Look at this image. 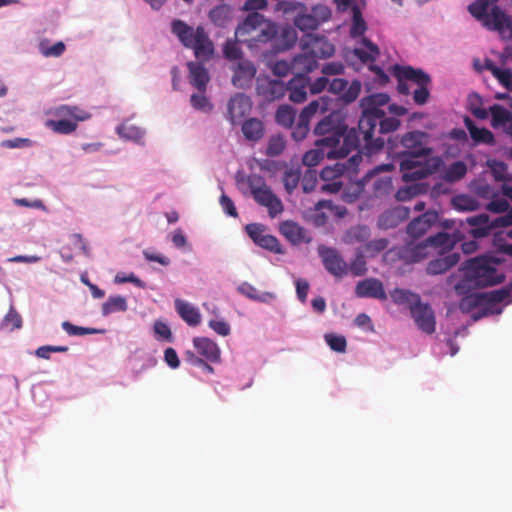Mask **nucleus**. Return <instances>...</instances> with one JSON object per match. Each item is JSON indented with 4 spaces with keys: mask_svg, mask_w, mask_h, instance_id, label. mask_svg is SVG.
Segmentation results:
<instances>
[{
    "mask_svg": "<svg viewBox=\"0 0 512 512\" xmlns=\"http://www.w3.org/2000/svg\"><path fill=\"white\" fill-rule=\"evenodd\" d=\"M429 135L422 131L405 133L400 144L403 150L397 152L399 169L405 182L417 181L435 173L442 160L433 156V149L428 146Z\"/></svg>",
    "mask_w": 512,
    "mask_h": 512,
    "instance_id": "nucleus-1",
    "label": "nucleus"
},
{
    "mask_svg": "<svg viewBox=\"0 0 512 512\" xmlns=\"http://www.w3.org/2000/svg\"><path fill=\"white\" fill-rule=\"evenodd\" d=\"M389 102V96L384 93L372 94L364 97L360 101L362 107V115L358 122V129H356L359 139L363 142V150L372 155L384 147V140L381 137L374 138L375 121L383 117L385 112L381 106Z\"/></svg>",
    "mask_w": 512,
    "mask_h": 512,
    "instance_id": "nucleus-2",
    "label": "nucleus"
},
{
    "mask_svg": "<svg viewBox=\"0 0 512 512\" xmlns=\"http://www.w3.org/2000/svg\"><path fill=\"white\" fill-rule=\"evenodd\" d=\"M499 262L493 257L480 256L466 262L464 279L455 286L459 295L465 289L494 286L504 280V275L498 270Z\"/></svg>",
    "mask_w": 512,
    "mask_h": 512,
    "instance_id": "nucleus-3",
    "label": "nucleus"
},
{
    "mask_svg": "<svg viewBox=\"0 0 512 512\" xmlns=\"http://www.w3.org/2000/svg\"><path fill=\"white\" fill-rule=\"evenodd\" d=\"M316 149L307 151L302 157V163L312 169L325 157L328 159L345 158L353 149L360 146L359 135L355 128L350 129L343 139V144L338 148L336 137H323L315 142Z\"/></svg>",
    "mask_w": 512,
    "mask_h": 512,
    "instance_id": "nucleus-4",
    "label": "nucleus"
},
{
    "mask_svg": "<svg viewBox=\"0 0 512 512\" xmlns=\"http://www.w3.org/2000/svg\"><path fill=\"white\" fill-rule=\"evenodd\" d=\"M277 33L276 24L265 19L258 12H252L238 25L235 38L240 43L247 45L249 49H254L272 41Z\"/></svg>",
    "mask_w": 512,
    "mask_h": 512,
    "instance_id": "nucleus-5",
    "label": "nucleus"
},
{
    "mask_svg": "<svg viewBox=\"0 0 512 512\" xmlns=\"http://www.w3.org/2000/svg\"><path fill=\"white\" fill-rule=\"evenodd\" d=\"M171 32L187 49L193 50L194 56L201 62L209 61L214 54V43L202 26L196 28L180 19L171 23Z\"/></svg>",
    "mask_w": 512,
    "mask_h": 512,
    "instance_id": "nucleus-6",
    "label": "nucleus"
},
{
    "mask_svg": "<svg viewBox=\"0 0 512 512\" xmlns=\"http://www.w3.org/2000/svg\"><path fill=\"white\" fill-rule=\"evenodd\" d=\"M510 290L508 288H501L490 292L483 293H470L460 301L459 308L463 313H469L475 308L481 309L480 316L489 314H499L502 309L499 305L502 302L509 303Z\"/></svg>",
    "mask_w": 512,
    "mask_h": 512,
    "instance_id": "nucleus-7",
    "label": "nucleus"
},
{
    "mask_svg": "<svg viewBox=\"0 0 512 512\" xmlns=\"http://www.w3.org/2000/svg\"><path fill=\"white\" fill-rule=\"evenodd\" d=\"M248 184L255 201L268 209L270 217L274 218L283 212L284 208L281 200L261 177H250Z\"/></svg>",
    "mask_w": 512,
    "mask_h": 512,
    "instance_id": "nucleus-8",
    "label": "nucleus"
},
{
    "mask_svg": "<svg viewBox=\"0 0 512 512\" xmlns=\"http://www.w3.org/2000/svg\"><path fill=\"white\" fill-rule=\"evenodd\" d=\"M394 76L397 78V90L402 95L410 94V87L407 82H412L417 86L431 85V77L422 69H416L412 66H393Z\"/></svg>",
    "mask_w": 512,
    "mask_h": 512,
    "instance_id": "nucleus-9",
    "label": "nucleus"
},
{
    "mask_svg": "<svg viewBox=\"0 0 512 512\" xmlns=\"http://www.w3.org/2000/svg\"><path fill=\"white\" fill-rule=\"evenodd\" d=\"M357 153L345 162H337L333 166H326L322 169L320 177L323 181H338L345 173H353L356 171L359 163L362 161V154L368 155L363 150V142L360 141V146L356 149Z\"/></svg>",
    "mask_w": 512,
    "mask_h": 512,
    "instance_id": "nucleus-10",
    "label": "nucleus"
},
{
    "mask_svg": "<svg viewBox=\"0 0 512 512\" xmlns=\"http://www.w3.org/2000/svg\"><path fill=\"white\" fill-rule=\"evenodd\" d=\"M302 51H309L316 58L326 59L334 54V45L325 37L306 33L300 39Z\"/></svg>",
    "mask_w": 512,
    "mask_h": 512,
    "instance_id": "nucleus-11",
    "label": "nucleus"
},
{
    "mask_svg": "<svg viewBox=\"0 0 512 512\" xmlns=\"http://www.w3.org/2000/svg\"><path fill=\"white\" fill-rule=\"evenodd\" d=\"M361 87L362 85L359 80L355 79L349 84L345 79L334 78L329 81L328 91L338 96L341 102L350 104L358 98Z\"/></svg>",
    "mask_w": 512,
    "mask_h": 512,
    "instance_id": "nucleus-12",
    "label": "nucleus"
},
{
    "mask_svg": "<svg viewBox=\"0 0 512 512\" xmlns=\"http://www.w3.org/2000/svg\"><path fill=\"white\" fill-rule=\"evenodd\" d=\"M349 131L345 124L338 120V116L333 114L324 117L314 128L316 135L336 137L338 139V148L342 146L343 139Z\"/></svg>",
    "mask_w": 512,
    "mask_h": 512,
    "instance_id": "nucleus-13",
    "label": "nucleus"
},
{
    "mask_svg": "<svg viewBox=\"0 0 512 512\" xmlns=\"http://www.w3.org/2000/svg\"><path fill=\"white\" fill-rule=\"evenodd\" d=\"M252 109L251 98L243 93H236L227 104L226 118L232 125L242 122Z\"/></svg>",
    "mask_w": 512,
    "mask_h": 512,
    "instance_id": "nucleus-14",
    "label": "nucleus"
},
{
    "mask_svg": "<svg viewBox=\"0 0 512 512\" xmlns=\"http://www.w3.org/2000/svg\"><path fill=\"white\" fill-rule=\"evenodd\" d=\"M319 255L325 269L333 276L341 278L348 274V264L339 252L330 247H320Z\"/></svg>",
    "mask_w": 512,
    "mask_h": 512,
    "instance_id": "nucleus-15",
    "label": "nucleus"
},
{
    "mask_svg": "<svg viewBox=\"0 0 512 512\" xmlns=\"http://www.w3.org/2000/svg\"><path fill=\"white\" fill-rule=\"evenodd\" d=\"M245 230L253 242L261 248L274 253H282L278 239L270 234H265V226L258 223L247 224Z\"/></svg>",
    "mask_w": 512,
    "mask_h": 512,
    "instance_id": "nucleus-16",
    "label": "nucleus"
},
{
    "mask_svg": "<svg viewBox=\"0 0 512 512\" xmlns=\"http://www.w3.org/2000/svg\"><path fill=\"white\" fill-rule=\"evenodd\" d=\"M437 220L438 213L434 210L426 211L422 215L414 218L406 228L407 240H419Z\"/></svg>",
    "mask_w": 512,
    "mask_h": 512,
    "instance_id": "nucleus-17",
    "label": "nucleus"
},
{
    "mask_svg": "<svg viewBox=\"0 0 512 512\" xmlns=\"http://www.w3.org/2000/svg\"><path fill=\"white\" fill-rule=\"evenodd\" d=\"M417 327L426 334H432L436 329L435 314L431 306L421 301L410 311Z\"/></svg>",
    "mask_w": 512,
    "mask_h": 512,
    "instance_id": "nucleus-18",
    "label": "nucleus"
},
{
    "mask_svg": "<svg viewBox=\"0 0 512 512\" xmlns=\"http://www.w3.org/2000/svg\"><path fill=\"white\" fill-rule=\"evenodd\" d=\"M499 0H476L468 6L470 14L477 19L486 28V23L494 21V13L498 10L500 13H505L497 2Z\"/></svg>",
    "mask_w": 512,
    "mask_h": 512,
    "instance_id": "nucleus-19",
    "label": "nucleus"
},
{
    "mask_svg": "<svg viewBox=\"0 0 512 512\" xmlns=\"http://www.w3.org/2000/svg\"><path fill=\"white\" fill-rule=\"evenodd\" d=\"M314 14H300L295 17V26L303 32L309 33L318 28L322 21L329 19L330 10L324 6L316 7L313 9Z\"/></svg>",
    "mask_w": 512,
    "mask_h": 512,
    "instance_id": "nucleus-20",
    "label": "nucleus"
},
{
    "mask_svg": "<svg viewBox=\"0 0 512 512\" xmlns=\"http://www.w3.org/2000/svg\"><path fill=\"white\" fill-rule=\"evenodd\" d=\"M232 70V84L240 89L249 88L257 72L255 65L249 60H240L233 65Z\"/></svg>",
    "mask_w": 512,
    "mask_h": 512,
    "instance_id": "nucleus-21",
    "label": "nucleus"
},
{
    "mask_svg": "<svg viewBox=\"0 0 512 512\" xmlns=\"http://www.w3.org/2000/svg\"><path fill=\"white\" fill-rule=\"evenodd\" d=\"M429 248L430 244L427 238L423 241L407 240L406 244L400 249L399 255L405 261L415 263L428 256Z\"/></svg>",
    "mask_w": 512,
    "mask_h": 512,
    "instance_id": "nucleus-22",
    "label": "nucleus"
},
{
    "mask_svg": "<svg viewBox=\"0 0 512 512\" xmlns=\"http://www.w3.org/2000/svg\"><path fill=\"white\" fill-rule=\"evenodd\" d=\"M193 346L196 355L210 363H218L221 360V350L216 342L207 337H195Z\"/></svg>",
    "mask_w": 512,
    "mask_h": 512,
    "instance_id": "nucleus-23",
    "label": "nucleus"
},
{
    "mask_svg": "<svg viewBox=\"0 0 512 512\" xmlns=\"http://www.w3.org/2000/svg\"><path fill=\"white\" fill-rule=\"evenodd\" d=\"M355 294L359 298L387 299L382 282L376 278H367L359 281L355 288Z\"/></svg>",
    "mask_w": 512,
    "mask_h": 512,
    "instance_id": "nucleus-24",
    "label": "nucleus"
},
{
    "mask_svg": "<svg viewBox=\"0 0 512 512\" xmlns=\"http://www.w3.org/2000/svg\"><path fill=\"white\" fill-rule=\"evenodd\" d=\"M308 87L309 77L306 75H296L286 86V91H289V99L294 103L304 102L307 98Z\"/></svg>",
    "mask_w": 512,
    "mask_h": 512,
    "instance_id": "nucleus-25",
    "label": "nucleus"
},
{
    "mask_svg": "<svg viewBox=\"0 0 512 512\" xmlns=\"http://www.w3.org/2000/svg\"><path fill=\"white\" fill-rule=\"evenodd\" d=\"M280 232L293 244L309 243L310 234L300 225L293 221H285L280 225Z\"/></svg>",
    "mask_w": 512,
    "mask_h": 512,
    "instance_id": "nucleus-26",
    "label": "nucleus"
},
{
    "mask_svg": "<svg viewBox=\"0 0 512 512\" xmlns=\"http://www.w3.org/2000/svg\"><path fill=\"white\" fill-rule=\"evenodd\" d=\"M467 223L471 226L470 234L473 238H484L494 229V222L490 221L487 214L469 217Z\"/></svg>",
    "mask_w": 512,
    "mask_h": 512,
    "instance_id": "nucleus-27",
    "label": "nucleus"
},
{
    "mask_svg": "<svg viewBox=\"0 0 512 512\" xmlns=\"http://www.w3.org/2000/svg\"><path fill=\"white\" fill-rule=\"evenodd\" d=\"M189 70V81L200 92H205L207 84L210 80L209 73L200 62H189L187 64Z\"/></svg>",
    "mask_w": 512,
    "mask_h": 512,
    "instance_id": "nucleus-28",
    "label": "nucleus"
},
{
    "mask_svg": "<svg viewBox=\"0 0 512 512\" xmlns=\"http://www.w3.org/2000/svg\"><path fill=\"white\" fill-rule=\"evenodd\" d=\"M50 113L59 119H71L76 123L88 120L91 115L89 112L73 105H60L53 108Z\"/></svg>",
    "mask_w": 512,
    "mask_h": 512,
    "instance_id": "nucleus-29",
    "label": "nucleus"
},
{
    "mask_svg": "<svg viewBox=\"0 0 512 512\" xmlns=\"http://www.w3.org/2000/svg\"><path fill=\"white\" fill-rule=\"evenodd\" d=\"M430 247L438 248L442 252L450 251L462 239L460 232H439L427 238Z\"/></svg>",
    "mask_w": 512,
    "mask_h": 512,
    "instance_id": "nucleus-30",
    "label": "nucleus"
},
{
    "mask_svg": "<svg viewBox=\"0 0 512 512\" xmlns=\"http://www.w3.org/2000/svg\"><path fill=\"white\" fill-rule=\"evenodd\" d=\"M459 260L460 256L456 252L445 256H440L439 258L431 260L428 263L426 271L430 275H439L454 267L459 262Z\"/></svg>",
    "mask_w": 512,
    "mask_h": 512,
    "instance_id": "nucleus-31",
    "label": "nucleus"
},
{
    "mask_svg": "<svg viewBox=\"0 0 512 512\" xmlns=\"http://www.w3.org/2000/svg\"><path fill=\"white\" fill-rule=\"evenodd\" d=\"M318 66L317 58L309 51H303L294 57L292 62V70L297 75H306Z\"/></svg>",
    "mask_w": 512,
    "mask_h": 512,
    "instance_id": "nucleus-32",
    "label": "nucleus"
},
{
    "mask_svg": "<svg viewBox=\"0 0 512 512\" xmlns=\"http://www.w3.org/2000/svg\"><path fill=\"white\" fill-rule=\"evenodd\" d=\"M257 92L267 101H274L284 96L286 92L285 84L280 80H269L261 83L257 87Z\"/></svg>",
    "mask_w": 512,
    "mask_h": 512,
    "instance_id": "nucleus-33",
    "label": "nucleus"
},
{
    "mask_svg": "<svg viewBox=\"0 0 512 512\" xmlns=\"http://www.w3.org/2000/svg\"><path fill=\"white\" fill-rule=\"evenodd\" d=\"M242 133L246 140L257 142L265 133L264 123L258 118H249L242 122Z\"/></svg>",
    "mask_w": 512,
    "mask_h": 512,
    "instance_id": "nucleus-34",
    "label": "nucleus"
},
{
    "mask_svg": "<svg viewBox=\"0 0 512 512\" xmlns=\"http://www.w3.org/2000/svg\"><path fill=\"white\" fill-rule=\"evenodd\" d=\"M175 309L179 316L190 326H197L201 322V315L197 308L183 300H175Z\"/></svg>",
    "mask_w": 512,
    "mask_h": 512,
    "instance_id": "nucleus-35",
    "label": "nucleus"
},
{
    "mask_svg": "<svg viewBox=\"0 0 512 512\" xmlns=\"http://www.w3.org/2000/svg\"><path fill=\"white\" fill-rule=\"evenodd\" d=\"M464 122L475 143H483L487 145H493L495 143L494 135L490 130L476 127L469 117H466Z\"/></svg>",
    "mask_w": 512,
    "mask_h": 512,
    "instance_id": "nucleus-36",
    "label": "nucleus"
},
{
    "mask_svg": "<svg viewBox=\"0 0 512 512\" xmlns=\"http://www.w3.org/2000/svg\"><path fill=\"white\" fill-rule=\"evenodd\" d=\"M238 291L247 298L262 303H269L276 297L272 292L259 291L256 287L248 282H243L241 285H239Z\"/></svg>",
    "mask_w": 512,
    "mask_h": 512,
    "instance_id": "nucleus-37",
    "label": "nucleus"
},
{
    "mask_svg": "<svg viewBox=\"0 0 512 512\" xmlns=\"http://www.w3.org/2000/svg\"><path fill=\"white\" fill-rule=\"evenodd\" d=\"M486 28L488 30L498 32L508 30L512 37V18L508 17L505 13H500L496 10L494 13V21L491 24L486 23ZM507 53L512 58V44L507 48Z\"/></svg>",
    "mask_w": 512,
    "mask_h": 512,
    "instance_id": "nucleus-38",
    "label": "nucleus"
},
{
    "mask_svg": "<svg viewBox=\"0 0 512 512\" xmlns=\"http://www.w3.org/2000/svg\"><path fill=\"white\" fill-rule=\"evenodd\" d=\"M361 43L363 47L355 48L354 55L363 63L374 61L380 53L378 46L365 37Z\"/></svg>",
    "mask_w": 512,
    "mask_h": 512,
    "instance_id": "nucleus-39",
    "label": "nucleus"
},
{
    "mask_svg": "<svg viewBox=\"0 0 512 512\" xmlns=\"http://www.w3.org/2000/svg\"><path fill=\"white\" fill-rule=\"evenodd\" d=\"M390 296L395 304L407 305L410 311L421 301L418 294L406 289L397 288L390 293Z\"/></svg>",
    "mask_w": 512,
    "mask_h": 512,
    "instance_id": "nucleus-40",
    "label": "nucleus"
},
{
    "mask_svg": "<svg viewBox=\"0 0 512 512\" xmlns=\"http://www.w3.org/2000/svg\"><path fill=\"white\" fill-rule=\"evenodd\" d=\"M330 104V99L328 97H319L316 100L310 102L300 113L299 117L307 120L310 123V120L317 113H324L328 110Z\"/></svg>",
    "mask_w": 512,
    "mask_h": 512,
    "instance_id": "nucleus-41",
    "label": "nucleus"
},
{
    "mask_svg": "<svg viewBox=\"0 0 512 512\" xmlns=\"http://www.w3.org/2000/svg\"><path fill=\"white\" fill-rule=\"evenodd\" d=\"M78 123L71 119H49L46 121V127L52 130L54 133L68 135L73 133L77 129Z\"/></svg>",
    "mask_w": 512,
    "mask_h": 512,
    "instance_id": "nucleus-42",
    "label": "nucleus"
},
{
    "mask_svg": "<svg viewBox=\"0 0 512 512\" xmlns=\"http://www.w3.org/2000/svg\"><path fill=\"white\" fill-rule=\"evenodd\" d=\"M128 309L127 300L121 295L110 296L102 305V315L107 316L115 312H125Z\"/></svg>",
    "mask_w": 512,
    "mask_h": 512,
    "instance_id": "nucleus-43",
    "label": "nucleus"
},
{
    "mask_svg": "<svg viewBox=\"0 0 512 512\" xmlns=\"http://www.w3.org/2000/svg\"><path fill=\"white\" fill-rule=\"evenodd\" d=\"M352 25L350 28V36L352 38H357L363 36L367 30L366 22L362 16L361 9L357 5H353L352 8Z\"/></svg>",
    "mask_w": 512,
    "mask_h": 512,
    "instance_id": "nucleus-44",
    "label": "nucleus"
},
{
    "mask_svg": "<svg viewBox=\"0 0 512 512\" xmlns=\"http://www.w3.org/2000/svg\"><path fill=\"white\" fill-rule=\"evenodd\" d=\"M452 205L458 211H475L479 208V201L466 194L456 195L452 198Z\"/></svg>",
    "mask_w": 512,
    "mask_h": 512,
    "instance_id": "nucleus-45",
    "label": "nucleus"
},
{
    "mask_svg": "<svg viewBox=\"0 0 512 512\" xmlns=\"http://www.w3.org/2000/svg\"><path fill=\"white\" fill-rule=\"evenodd\" d=\"M467 165L463 161H456L450 164L444 173V179L447 182H457L465 177Z\"/></svg>",
    "mask_w": 512,
    "mask_h": 512,
    "instance_id": "nucleus-46",
    "label": "nucleus"
},
{
    "mask_svg": "<svg viewBox=\"0 0 512 512\" xmlns=\"http://www.w3.org/2000/svg\"><path fill=\"white\" fill-rule=\"evenodd\" d=\"M490 113L492 116L491 124L493 127L504 126L512 119L510 111L499 104L491 106Z\"/></svg>",
    "mask_w": 512,
    "mask_h": 512,
    "instance_id": "nucleus-47",
    "label": "nucleus"
},
{
    "mask_svg": "<svg viewBox=\"0 0 512 512\" xmlns=\"http://www.w3.org/2000/svg\"><path fill=\"white\" fill-rule=\"evenodd\" d=\"M487 68L491 71L493 76L497 78L500 84L508 91H512V72L510 69L499 68L491 62L487 64Z\"/></svg>",
    "mask_w": 512,
    "mask_h": 512,
    "instance_id": "nucleus-48",
    "label": "nucleus"
},
{
    "mask_svg": "<svg viewBox=\"0 0 512 512\" xmlns=\"http://www.w3.org/2000/svg\"><path fill=\"white\" fill-rule=\"evenodd\" d=\"M296 111L289 105H281L275 114L276 122L283 127H291L295 120Z\"/></svg>",
    "mask_w": 512,
    "mask_h": 512,
    "instance_id": "nucleus-49",
    "label": "nucleus"
},
{
    "mask_svg": "<svg viewBox=\"0 0 512 512\" xmlns=\"http://www.w3.org/2000/svg\"><path fill=\"white\" fill-rule=\"evenodd\" d=\"M348 272L353 276H363L367 272L366 260L364 252L361 249H357L355 258L348 265Z\"/></svg>",
    "mask_w": 512,
    "mask_h": 512,
    "instance_id": "nucleus-50",
    "label": "nucleus"
},
{
    "mask_svg": "<svg viewBox=\"0 0 512 512\" xmlns=\"http://www.w3.org/2000/svg\"><path fill=\"white\" fill-rule=\"evenodd\" d=\"M66 46L62 41L49 45L48 40H42L39 44V50L45 57H59L65 52Z\"/></svg>",
    "mask_w": 512,
    "mask_h": 512,
    "instance_id": "nucleus-51",
    "label": "nucleus"
},
{
    "mask_svg": "<svg viewBox=\"0 0 512 512\" xmlns=\"http://www.w3.org/2000/svg\"><path fill=\"white\" fill-rule=\"evenodd\" d=\"M209 17L215 25L224 27L230 19V10L224 5L217 6L210 11Z\"/></svg>",
    "mask_w": 512,
    "mask_h": 512,
    "instance_id": "nucleus-52",
    "label": "nucleus"
},
{
    "mask_svg": "<svg viewBox=\"0 0 512 512\" xmlns=\"http://www.w3.org/2000/svg\"><path fill=\"white\" fill-rule=\"evenodd\" d=\"M286 142L283 136L277 134L269 138L266 155L270 157L279 156L285 149Z\"/></svg>",
    "mask_w": 512,
    "mask_h": 512,
    "instance_id": "nucleus-53",
    "label": "nucleus"
},
{
    "mask_svg": "<svg viewBox=\"0 0 512 512\" xmlns=\"http://www.w3.org/2000/svg\"><path fill=\"white\" fill-rule=\"evenodd\" d=\"M379 126L380 134H387L396 131L400 126V121L395 117H386L385 115L375 121V128Z\"/></svg>",
    "mask_w": 512,
    "mask_h": 512,
    "instance_id": "nucleus-54",
    "label": "nucleus"
},
{
    "mask_svg": "<svg viewBox=\"0 0 512 512\" xmlns=\"http://www.w3.org/2000/svg\"><path fill=\"white\" fill-rule=\"evenodd\" d=\"M300 178L301 172L299 168H291L285 171L283 183L288 193H292V191L298 186Z\"/></svg>",
    "mask_w": 512,
    "mask_h": 512,
    "instance_id": "nucleus-55",
    "label": "nucleus"
},
{
    "mask_svg": "<svg viewBox=\"0 0 512 512\" xmlns=\"http://www.w3.org/2000/svg\"><path fill=\"white\" fill-rule=\"evenodd\" d=\"M238 43H240L237 39L232 40L228 39L223 48V54L226 59L228 60H243L242 59V51L240 47L238 46Z\"/></svg>",
    "mask_w": 512,
    "mask_h": 512,
    "instance_id": "nucleus-56",
    "label": "nucleus"
},
{
    "mask_svg": "<svg viewBox=\"0 0 512 512\" xmlns=\"http://www.w3.org/2000/svg\"><path fill=\"white\" fill-rule=\"evenodd\" d=\"M325 341L331 350L335 352L344 353L346 351L347 341L342 335H336L333 333L326 334Z\"/></svg>",
    "mask_w": 512,
    "mask_h": 512,
    "instance_id": "nucleus-57",
    "label": "nucleus"
},
{
    "mask_svg": "<svg viewBox=\"0 0 512 512\" xmlns=\"http://www.w3.org/2000/svg\"><path fill=\"white\" fill-rule=\"evenodd\" d=\"M62 328L70 336H82L100 332L98 329L76 326L68 321L62 323Z\"/></svg>",
    "mask_w": 512,
    "mask_h": 512,
    "instance_id": "nucleus-58",
    "label": "nucleus"
},
{
    "mask_svg": "<svg viewBox=\"0 0 512 512\" xmlns=\"http://www.w3.org/2000/svg\"><path fill=\"white\" fill-rule=\"evenodd\" d=\"M487 164L495 180L503 181L508 179V168L504 162L498 160H489Z\"/></svg>",
    "mask_w": 512,
    "mask_h": 512,
    "instance_id": "nucleus-59",
    "label": "nucleus"
},
{
    "mask_svg": "<svg viewBox=\"0 0 512 512\" xmlns=\"http://www.w3.org/2000/svg\"><path fill=\"white\" fill-rule=\"evenodd\" d=\"M190 102L192 107L196 110L210 112L213 109V105L205 96L204 92H200L199 94H192Z\"/></svg>",
    "mask_w": 512,
    "mask_h": 512,
    "instance_id": "nucleus-60",
    "label": "nucleus"
},
{
    "mask_svg": "<svg viewBox=\"0 0 512 512\" xmlns=\"http://www.w3.org/2000/svg\"><path fill=\"white\" fill-rule=\"evenodd\" d=\"M370 236L367 226H357L349 230L347 237L349 242H365Z\"/></svg>",
    "mask_w": 512,
    "mask_h": 512,
    "instance_id": "nucleus-61",
    "label": "nucleus"
},
{
    "mask_svg": "<svg viewBox=\"0 0 512 512\" xmlns=\"http://www.w3.org/2000/svg\"><path fill=\"white\" fill-rule=\"evenodd\" d=\"M486 209L493 213H504L509 209V203L504 197L496 195L486 205Z\"/></svg>",
    "mask_w": 512,
    "mask_h": 512,
    "instance_id": "nucleus-62",
    "label": "nucleus"
},
{
    "mask_svg": "<svg viewBox=\"0 0 512 512\" xmlns=\"http://www.w3.org/2000/svg\"><path fill=\"white\" fill-rule=\"evenodd\" d=\"M317 183V172L314 169H307L302 176L303 191L308 193L314 190Z\"/></svg>",
    "mask_w": 512,
    "mask_h": 512,
    "instance_id": "nucleus-63",
    "label": "nucleus"
},
{
    "mask_svg": "<svg viewBox=\"0 0 512 512\" xmlns=\"http://www.w3.org/2000/svg\"><path fill=\"white\" fill-rule=\"evenodd\" d=\"M389 245V241L386 238L375 239L365 244L366 252L371 254V257L384 251Z\"/></svg>",
    "mask_w": 512,
    "mask_h": 512,
    "instance_id": "nucleus-64",
    "label": "nucleus"
}]
</instances>
